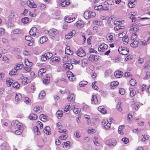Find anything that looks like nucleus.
<instances>
[{"label": "nucleus", "instance_id": "obj_1", "mask_svg": "<svg viewBox=\"0 0 150 150\" xmlns=\"http://www.w3.org/2000/svg\"><path fill=\"white\" fill-rule=\"evenodd\" d=\"M139 30L138 27H134L133 28L130 29V32L132 33L131 36V40H136L137 37V35L136 33Z\"/></svg>", "mask_w": 150, "mask_h": 150}, {"label": "nucleus", "instance_id": "obj_2", "mask_svg": "<svg viewBox=\"0 0 150 150\" xmlns=\"http://www.w3.org/2000/svg\"><path fill=\"white\" fill-rule=\"evenodd\" d=\"M21 124L17 120H14L11 123V129L12 130H14L21 128Z\"/></svg>", "mask_w": 150, "mask_h": 150}, {"label": "nucleus", "instance_id": "obj_3", "mask_svg": "<svg viewBox=\"0 0 150 150\" xmlns=\"http://www.w3.org/2000/svg\"><path fill=\"white\" fill-rule=\"evenodd\" d=\"M96 16V13L90 11H85L84 13V17L86 19L93 18Z\"/></svg>", "mask_w": 150, "mask_h": 150}, {"label": "nucleus", "instance_id": "obj_4", "mask_svg": "<svg viewBox=\"0 0 150 150\" xmlns=\"http://www.w3.org/2000/svg\"><path fill=\"white\" fill-rule=\"evenodd\" d=\"M111 122H110L107 119L103 120L102 122V126L106 129H109L111 126Z\"/></svg>", "mask_w": 150, "mask_h": 150}, {"label": "nucleus", "instance_id": "obj_5", "mask_svg": "<svg viewBox=\"0 0 150 150\" xmlns=\"http://www.w3.org/2000/svg\"><path fill=\"white\" fill-rule=\"evenodd\" d=\"M29 33L30 35L38 37L39 35V33L38 32L37 28L35 27H32L29 31Z\"/></svg>", "mask_w": 150, "mask_h": 150}, {"label": "nucleus", "instance_id": "obj_6", "mask_svg": "<svg viewBox=\"0 0 150 150\" xmlns=\"http://www.w3.org/2000/svg\"><path fill=\"white\" fill-rule=\"evenodd\" d=\"M119 53L123 55L127 54L128 53L129 50L127 48L120 47L118 48Z\"/></svg>", "mask_w": 150, "mask_h": 150}, {"label": "nucleus", "instance_id": "obj_7", "mask_svg": "<svg viewBox=\"0 0 150 150\" xmlns=\"http://www.w3.org/2000/svg\"><path fill=\"white\" fill-rule=\"evenodd\" d=\"M45 33H48L49 35H52L53 36L56 35L58 33V31L54 28L51 29L49 31L45 30Z\"/></svg>", "mask_w": 150, "mask_h": 150}, {"label": "nucleus", "instance_id": "obj_8", "mask_svg": "<svg viewBox=\"0 0 150 150\" xmlns=\"http://www.w3.org/2000/svg\"><path fill=\"white\" fill-rule=\"evenodd\" d=\"M108 48L107 45L105 44H102L100 45L98 48V50L99 52H103L105 50H107Z\"/></svg>", "mask_w": 150, "mask_h": 150}, {"label": "nucleus", "instance_id": "obj_9", "mask_svg": "<svg viewBox=\"0 0 150 150\" xmlns=\"http://www.w3.org/2000/svg\"><path fill=\"white\" fill-rule=\"evenodd\" d=\"M27 5L31 8H36L37 7V5L35 4L33 0H30L28 1L27 2Z\"/></svg>", "mask_w": 150, "mask_h": 150}, {"label": "nucleus", "instance_id": "obj_10", "mask_svg": "<svg viewBox=\"0 0 150 150\" xmlns=\"http://www.w3.org/2000/svg\"><path fill=\"white\" fill-rule=\"evenodd\" d=\"M77 54L79 57H82L85 55L86 53L83 50L80 49L78 51Z\"/></svg>", "mask_w": 150, "mask_h": 150}, {"label": "nucleus", "instance_id": "obj_11", "mask_svg": "<svg viewBox=\"0 0 150 150\" xmlns=\"http://www.w3.org/2000/svg\"><path fill=\"white\" fill-rule=\"evenodd\" d=\"M76 33V31L75 30H71L67 35H65V37L67 39H69L72 37Z\"/></svg>", "mask_w": 150, "mask_h": 150}, {"label": "nucleus", "instance_id": "obj_12", "mask_svg": "<svg viewBox=\"0 0 150 150\" xmlns=\"http://www.w3.org/2000/svg\"><path fill=\"white\" fill-rule=\"evenodd\" d=\"M75 95L73 93H69V95L68 96L67 99L71 102H74L75 100Z\"/></svg>", "mask_w": 150, "mask_h": 150}, {"label": "nucleus", "instance_id": "obj_13", "mask_svg": "<svg viewBox=\"0 0 150 150\" xmlns=\"http://www.w3.org/2000/svg\"><path fill=\"white\" fill-rule=\"evenodd\" d=\"M63 67L66 69H71L73 68V66L71 64L66 63L64 64L63 65Z\"/></svg>", "mask_w": 150, "mask_h": 150}, {"label": "nucleus", "instance_id": "obj_14", "mask_svg": "<svg viewBox=\"0 0 150 150\" xmlns=\"http://www.w3.org/2000/svg\"><path fill=\"white\" fill-rule=\"evenodd\" d=\"M69 75H67L69 80L71 81H74L76 80V78L74 77L73 74L71 71L69 72Z\"/></svg>", "mask_w": 150, "mask_h": 150}, {"label": "nucleus", "instance_id": "obj_15", "mask_svg": "<svg viewBox=\"0 0 150 150\" xmlns=\"http://www.w3.org/2000/svg\"><path fill=\"white\" fill-rule=\"evenodd\" d=\"M96 56L93 54H91L88 58V60L91 62H93L94 61H96L98 60Z\"/></svg>", "mask_w": 150, "mask_h": 150}, {"label": "nucleus", "instance_id": "obj_16", "mask_svg": "<svg viewBox=\"0 0 150 150\" xmlns=\"http://www.w3.org/2000/svg\"><path fill=\"white\" fill-rule=\"evenodd\" d=\"M115 76L117 78H120L122 76L123 73L120 70H117L114 73Z\"/></svg>", "mask_w": 150, "mask_h": 150}, {"label": "nucleus", "instance_id": "obj_17", "mask_svg": "<svg viewBox=\"0 0 150 150\" xmlns=\"http://www.w3.org/2000/svg\"><path fill=\"white\" fill-rule=\"evenodd\" d=\"M75 25L78 28H81L83 27L84 24L81 21H79L76 22Z\"/></svg>", "mask_w": 150, "mask_h": 150}, {"label": "nucleus", "instance_id": "obj_18", "mask_svg": "<svg viewBox=\"0 0 150 150\" xmlns=\"http://www.w3.org/2000/svg\"><path fill=\"white\" fill-rule=\"evenodd\" d=\"M28 118L31 120H35L37 118V116L34 113H31L28 116Z\"/></svg>", "mask_w": 150, "mask_h": 150}, {"label": "nucleus", "instance_id": "obj_19", "mask_svg": "<svg viewBox=\"0 0 150 150\" xmlns=\"http://www.w3.org/2000/svg\"><path fill=\"white\" fill-rule=\"evenodd\" d=\"M65 54L68 55H72L73 54V52L70 50L69 47H67L65 50Z\"/></svg>", "mask_w": 150, "mask_h": 150}, {"label": "nucleus", "instance_id": "obj_20", "mask_svg": "<svg viewBox=\"0 0 150 150\" xmlns=\"http://www.w3.org/2000/svg\"><path fill=\"white\" fill-rule=\"evenodd\" d=\"M88 61L87 59L84 58L82 60V66L84 67L88 65Z\"/></svg>", "mask_w": 150, "mask_h": 150}, {"label": "nucleus", "instance_id": "obj_21", "mask_svg": "<svg viewBox=\"0 0 150 150\" xmlns=\"http://www.w3.org/2000/svg\"><path fill=\"white\" fill-rule=\"evenodd\" d=\"M75 19V18H71L69 17H65L64 18V20L66 22L69 23L73 22Z\"/></svg>", "mask_w": 150, "mask_h": 150}, {"label": "nucleus", "instance_id": "obj_22", "mask_svg": "<svg viewBox=\"0 0 150 150\" xmlns=\"http://www.w3.org/2000/svg\"><path fill=\"white\" fill-rule=\"evenodd\" d=\"M22 98L21 95L18 93H16L15 98V100L16 101H18L20 100Z\"/></svg>", "mask_w": 150, "mask_h": 150}, {"label": "nucleus", "instance_id": "obj_23", "mask_svg": "<svg viewBox=\"0 0 150 150\" xmlns=\"http://www.w3.org/2000/svg\"><path fill=\"white\" fill-rule=\"evenodd\" d=\"M91 101L93 103L97 104L98 103V100L97 97L96 95H92Z\"/></svg>", "mask_w": 150, "mask_h": 150}, {"label": "nucleus", "instance_id": "obj_24", "mask_svg": "<svg viewBox=\"0 0 150 150\" xmlns=\"http://www.w3.org/2000/svg\"><path fill=\"white\" fill-rule=\"evenodd\" d=\"M98 110L100 112H107V111L105 109L104 106H103L99 107L98 108Z\"/></svg>", "mask_w": 150, "mask_h": 150}, {"label": "nucleus", "instance_id": "obj_25", "mask_svg": "<svg viewBox=\"0 0 150 150\" xmlns=\"http://www.w3.org/2000/svg\"><path fill=\"white\" fill-rule=\"evenodd\" d=\"M44 132L47 135H49L51 134L50 127L48 126L45 127L44 129Z\"/></svg>", "mask_w": 150, "mask_h": 150}, {"label": "nucleus", "instance_id": "obj_26", "mask_svg": "<svg viewBox=\"0 0 150 150\" xmlns=\"http://www.w3.org/2000/svg\"><path fill=\"white\" fill-rule=\"evenodd\" d=\"M116 142L115 141H114L113 142H112L111 141H110L108 140H107L106 141V144L109 146H113L115 145L116 144Z\"/></svg>", "mask_w": 150, "mask_h": 150}, {"label": "nucleus", "instance_id": "obj_27", "mask_svg": "<svg viewBox=\"0 0 150 150\" xmlns=\"http://www.w3.org/2000/svg\"><path fill=\"white\" fill-rule=\"evenodd\" d=\"M133 42L131 44V46L134 47L135 48L138 46L139 42L137 40H132Z\"/></svg>", "mask_w": 150, "mask_h": 150}, {"label": "nucleus", "instance_id": "obj_28", "mask_svg": "<svg viewBox=\"0 0 150 150\" xmlns=\"http://www.w3.org/2000/svg\"><path fill=\"white\" fill-rule=\"evenodd\" d=\"M70 4V2L69 0H66L64 1L61 4V6L63 7H65L66 6L69 5Z\"/></svg>", "mask_w": 150, "mask_h": 150}, {"label": "nucleus", "instance_id": "obj_29", "mask_svg": "<svg viewBox=\"0 0 150 150\" xmlns=\"http://www.w3.org/2000/svg\"><path fill=\"white\" fill-rule=\"evenodd\" d=\"M33 110L35 112H41L42 111V109L40 107H36L34 108Z\"/></svg>", "mask_w": 150, "mask_h": 150}, {"label": "nucleus", "instance_id": "obj_30", "mask_svg": "<svg viewBox=\"0 0 150 150\" xmlns=\"http://www.w3.org/2000/svg\"><path fill=\"white\" fill-rule=\"evenodd\" d=\"M46 69L45 68H42L40 69L39 71L38 72V75L39 76H41L42 74L46 71Z\"/></svg>", "mask_w": 150, "mask_h": 150}, {"label": "nucleus", "instance_id": "obj_31", "mask_svg": "<svg viewBox=\"0 0 150 150\" xmlns=\"http://www.w3.org/2000/svg\"><path fill=\"white\" fill-rule=\"evenodd\" d=\"M25 64L28 67H31L33 65V64L31 62H30L27 59H25L24 60Z\"/></svg>", "mask_w": 150, "mask_h": 150}, {"label": "nucleus", "instance_id": "obj_32", "mask_svg": "<svg viewBox=\"0 0 150 150\" xmlns=\"http://www.w3.org/2000/svg\"><path fill=\"white\" fill-rule=\"evenodd\" d=\"M39 129L36 126H35L33 127V131L37 135H40V132L38 131Z\"/></svg>", "mask_w": 150, "mask_h": 150}, {"label": "nucleus", "instance_id": "obj_33", "mask_svg": "<svg viewBox=\"0 0 150 150\" xmlns=\"http://www.w3.org/2000/svg\"><path fill=\"white\" fill-rule=\"evenodd\" d=\"M48 40L47 38L45 36L42 37L40 40V43L43 44L44 42L47 41Z\"/></svg>", "mask_w": 150, "mask_h": 150}, {"label": "nucleus", "instance_id": "obj_34", "mask_svg": "<svg viewBox=\"0 0 150 150\" xmlns=\"http://www.w3.org/2000/svg\"><path fill=\"white\" fill-rule=\"evenodd\" d=\"M129 90L130 91V96L131 97H133L135 95L136 91L133 88H129Z\"/></svg>", "mask_w": 150, "mask_h": 150}, {"label": "nucleus", "instance_id": "obj_35", "mask_svg": "<svg viewBox=\"0 0 150 150\" xmlns=\"http://www.w3.org/2000/svg\"><path fill=\"white\" fill-rule=\"evenodd\" d=\"M12 131L13 132L15 133L16 134L18 135H19L21 134L22 132V129H21V128Z\"/></svg>", "mask_w": 150, "mask_h": 150}, {"label": "nucleus", "instance_id": "obj_36", "mask_svg": "<svg viewBox=\"0 0 150 150\" xmlns=\"http://www.w3.org/2000/svg\"><path fill=\"white\" fill-rule=\"evenodd\" d=\"M46 93L45 92L43 91H41L39 95V98L41 99L45 96Z\"/></svg>", "mask_w": 150, "mask_h": 150}, {"label": "nucleus", "instance_id": "obj_37", "mask_svg": "<svg viewBox=\"0 0 150 150\" xmlns=\"http://www.w3.org/2000/svg\"><path fill=\"white\" fill-rule=\"evenodd\" d=\"M40 117L41 120L45 121L47 120V117L43 114H42L40 116Z\"/></svg>", "mask_w": 150, "mask_h": 150}, {"label": "nucleus", "instance_id": "obj_38", "mask_svg": "<svg viewBox=\"0 0 150 150\" xmlns=\"http://www.w3.org/2000/svg\"><path fill=\"white\" fill-rule=\"evenodd\" d=\"M73 110L74 112H80L81 109L79 107L77 106H74V108H73Z\"/></svg>", "mask_w": 150, "mask_h": 150}, {"label": "nucleus", "instance_id": "obj_39", "mask_svg": "<svg viewBox=\"0 0 150 150\" xmlns=\"http://www.w3.org/2000/svg\"><path fill=\"white\" fill-rule=\"evenodd\" d=\"M129 15L130 16L129 18L132 20V22H135L136 21V18L134 17V16L133 15L132 12L129 13Z\"/></svg>", "mask_w": 150, "mask_h": 150}, {"label": "nucleus", "instance_id": "obj_40", "mask_svg": "<svg viewBox=\"0 0 150 150\" xmlns=\"http://www.w3.org/2000/svg\"><path fill=\"white\" fill-rule=\"evenodd\" d=\"M125 127V126L124 125H121L119 127L118 132L119 134H122L123 132L122 131V129Z\"/></svg>", "mask_w": 150, "mask_h": 150}, {"label": "nucleus", "instance_id": "obj_41", "mask_svg": "<svg viewBox=\"0 0 150 150\" xmlns=\"http://www.w3.org/2000/svg\"><path fill=\"white\" fill-rule=\"evenodd\" d=\"M44 54L47 59H50L52 57L53 55L51 53L49 52L45 53Z\"/></svg>", "mask_w": 150, "mask_h": 150}, {"label": "nucleus", "instance_id": "obj_42", "mask_svg": "<svg viewBox=\"0 0 150 150\" xmlns=\"http://www.w3.org/2000/svg\"><path fill=\"white\" fill-rule=\"evenodd\" d=\"M1 148V150H9L8 146L5 144H2Z\"/></svg>", "mask_w": 150, "mask_h": 150}, {"label": "nucleus", "instance_id": "obj_43", "mask_svg": "<svg viewBox=\"0 0 150 150\" xmlns=\"http://www.w3.org/2000/svg\"><path fill=\"white\" fill-rule=\"evenodd\" d=\"M21 22L24 23H26L29 21V18L28 17H25L21 19Z\"/></svg>", "mask_w": 150, "mask_h": 150}, {"label": "nucleus", "instance_id": "obj_44", "mask_svg": "<svg viewBox=\"0 0 150 150\" xmlns=\"http://www.w3.org/2000/svg\"><path fill=\"white\" fill-rule=\"evenodd\" d=\"M60 58H59L57 57H55L50 60V63H51L52 62H53L54 61L58 62Z\"/></svg>", "mask_w": 150, "mask_h": 150}, {"label": "nucleus", "instance_id": "obj_45", "mask_svg": "<svg viewBox=\"0 0 150 150\" xmlns=\"http://www.w3.org/2000/svg\"><path fill=\"white\" fill-rule=\"evenodd\" d=\"M88 83L87 82L85 81H81L79 83V85L80 87H83L85 85H86Z\"/></svg>", "mask_w": 150, "mask_h": 150}, {"label": "nucleus", "instance_id": "obj_46", "mask_svg": "<svg viewBox=\"0 0 150 150\" xmlns=\"http://www.w3.org/2000/svg\"><path fill=\"white\" fill-rule=\"evenodd\" d=\"M49 78H48L47 76H46L43 79V82L45 84H47L49 82Z\"/></svg>", "mask_w": 150, "mask_h": 150}, {"label": "nucleus", "instance_id": "obj_47", "mask_svg": "<svg viewBox=\"0 0 150 150\" xmlns=\"http://www.w3.org/2000/svg\"><path fill=\"white\" fill-rule=\"evenodd\" d=\"M12 86L14 88H18L20 86V85L17 82H16L13 83Z\"/></svg>", "mask_w": 150, "mask_h": 150}, {"label": "nucleus", "instance_id": "obj_48", "mask_svg": "<svg viewBox=\"0 0 150 150\" xmlns=\"http://www.w3.org/2000/svg\"><path fill=\"white\" fill-rule=\"evenodd\" d=\"M71 109V106L70 104H68L65 106V108L64 109V112H67L69 111Z\"/></svg>", "mask_w": 150, "mask_h": 150}, {"label": "nucleus", "instance_id": "obj_49", "mask_svg": "<svg viewBox=\"0 0 150 150\" xmlns=\"http://www.w3.org/2000/svg\"><path fill=\"white\" fill-rule=\"evenodd\" d=\"M17 73V71L14 68L10 71L9 73V74L11 75H16Z\"/></svg>", "mask_w": 150, "mask_h": 150}, {"label": "nucleus", "instance_id": "obj_50", "mask_svg": "<svg viewBox=\"0 0 150 150\" xmlns=\"http://www.w3.org/2000/svg\"><path fill=\"white\" fill-rule=\"evenodd\" d=\"M13 81L9 79H6V83L8 86H10L13 83Z\"/></svg>", "mask_w": 150, "mask_h": 150}, {"label": "nucleus", "instance_id": "obj_51", "mask_svg": "<svg viewBox=\"0 0 150 150\" xmlns=\"http://www.w3.org/2000/svg\"><path fill=\"white\" fill-rule=\"evenodd\" d=\"M130 84L132 86H135L136 84V81L134 79H132L129 81Z\"/></svg>", "mask_w": 150, "mask_h": 150}, {"label": "nucleus", "instance_id": "obj_52", "mask_svg": "<svg viewBox=\"0 0 150 150\" xmlns=\"http://www.w3.org/2000/svg\"><path fill=\"white\" fill-rule=\"evenodd\" d=\"M119 84V83L117 81H113L112 82L110 83L111 88Z\"/></svg>", "mask_w": 150, "mask_h": 150}, {"label": "nucleus", "instance_id": "obj_53", "mask_svg": "<svg viewBox=\"0 0 150 150\" xmlns=\"http://www.w3.org/2000/svg\"><path fill=\"white\" fill-rule=\"evenodd\" d=\"M23 83H24V85L28 83V79L25 77H24L22 79Z\"/></svg>", "mask_w": 150, "mask_h": 150}, {"label": "nucleus", "instance_id": "obj_54", "mask_svg": "<svg viewBox=\"0 0 150 150\" xmlns=\"http://www.w3.org/2000/svg\"><path fill=\"white\" fill-rule=\"evenodd\" d=\"M111 70L108 69L107 70L105 73V76L108 77L111 74Z\"/></svg>", "mask_w": 150, "mask_h": 150}, {"label": "nucleus", "instance_id": "obj_55", "mask_svg": "<svg viewBox=\"0 0 150 150\" xmlns=\"http://www.w3.org/2000/svg\"><path fill=\"white\" fill-rule=\"evenodd\" d=\"M28 41V45L29 46H31L33 45L34 40V39L33 38H32L31 40H30Z\"/></svg>", "mask_w": 150, "mask_h": 150}, {"label": "nucleus", "instance_id": "obj_56", "mask_svg": "<svg viewBox=\"0 0 150 150\" xmlns=\"http://www.w3.org/2000/svg\"><path fill=\"white\" fill-rule=\"evenodd\" d=\"M122 102H119L116 105V108L118 109L119 112H121L122 109L120 108V105L121 104Z\"/></svg>", "mask_w": 150, "mask_h": 150}, {"label": "nucleus", "instance_id": "obj_57", "mask_svg": "<svg viewBox=\"0 0 150 150\" xmlns=\"http://www.w3.org/2000/svg\"><path fill=\"white\" fill-rule=\"evenodd\" d=\"M122 23V21H120V20H116L114 21V23L115 25L118 26L120 25Z\"/></svg>", "mask_w": 150, "mask_h": 150}, {"label": "nucleus", "instance_id": "obj_58", "mask_svg": "<svg viewBox=\"0 0 150 150\" xmlns=\"http://www.w3.org/2000/svg\"><path fill=\"white\" fill-rule=\"evenodd\" d=\"M123 142L125 144H127L129 142V139L126 137H124L122 138V139Z\"/></svg>", "mask_w": 150, "mask_h": 150}, {"label": "nucleus", "instance_id": "obj_59", "mask_svg": "<svg viewBox=\"0 0 150 150\" xmlns=\"http://www.w3.org/2000/svg\"><path fill=\"white\" fill-rule=\"evenodd\" d=\"M71 63L72 64H79L80 63V61H77L74 59H71L70 60Z\"/></svg>", "mask_w": 150, "mask_h": 150}, {"label": "nucleus", "instance_id": "obj_60", "mask_svg": "<svg viewBox=\"0 0 150 150\" xmlns=\"http://www.w3.org/2000/svg\"><path fill=\"white\" fill-rule=\"evenodd\" d=\"M68 137V136L65 134H62V136L59 137V138L62 140H65Z\"/></svg>", "mask_w": 150, "mask_h": 150}, {"label": "nucleus", "instance_id": "obj_61", "mask_svg": "<svg viewBox=\"0 0 150 150\" xmlns=\"http://www.w3.org/2000/svg\"><path fill=\"white\" fill-rule=\"evenodd\" d=\"M13 33L14 34H19L21 33V31L19 29L17 28L13 30Z\"/></svg>", "mask_w": 150, "mask_h": 150}, {"label": "nucleus", "instance_id": "obj_62", "mask_svg": "<svg viewBox=\"0 0 150 150\" xmlns=\"http://www.w3.org/2000/svg\"><path fill=\"white\" fill-rule=\"evenodd\" d=\"M55 115L58 119H60L63 116V113H56Z\"/></svg>", "mask_w": 150, "mask_h": 150}, {"label": "nucleus", "instance_id": "obj_63", "mask_svg": "<svg viewBox=\"0 0 150 150\" xmlns=\"http://www.w3.org/2000/svg\"><path fill=\"white\" fill-rule=\"evenodd\" d=\"M70 142H64L63 143V147L65 146L66 148L69 147L70 146Z\"/></svg>", "mask_w": 150, "mask_h": 150}, {"label": "nucleus", "instance_id": "obj_64", "mask_svg": "<svg viewBox=\"0 0 150 150\" xmlns=\"http://www.w3.org/2000/svg\"><path fill=\"white\" fill-rule=\"evenodd\" d=\"M40 7L41 10H43L46 8L47 6L45 4H41L40 5Z\"/></svg>", "mask_w": 150, "mask_h": 150}]
</instances>
